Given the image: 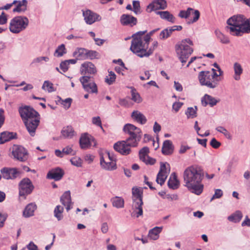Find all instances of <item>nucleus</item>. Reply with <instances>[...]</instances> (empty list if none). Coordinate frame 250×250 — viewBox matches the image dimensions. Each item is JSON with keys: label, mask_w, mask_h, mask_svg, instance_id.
<instances>
[{"label": "nucleus", "mask_w": 250, "mask_h": 250, "mask_svg": "<svg viewBox=\"0 0 250 250\" xmlns=\"http://www.w3.org/2000/svg\"><path fill=\"white\" fill-rule=\"evenodd\" d=\"M82 11L84 20L87 24H92L95 22L100 21L101 20V17L99 15L90 10L87 9L82 10Z\"/></svg>", "instance_id": "nucleus-14"}, {"label": "nucleus", "mask_w": 250, "mask_h": 250, "mask_svg": "<svg viewBox=\"0 0 250 250\" xmlns=\"http://www.w3.org/2000/svg\"><path fill=\"white\" fill-rule=\"evenodd\" d=\"M210 145L213 148H218L221 146V143L213 138L210 141Z\"/></svg>", "instance_id": "nucleus-58"}, {"label": "nucleus", "mask_w": 250, "mask_h": 250, "mask_svg": "<svg viewBox=\"0 0 250 250\" xmlns=\"http://www.w3.org/2000/svg\"><path fill=\"white\" fill-rule=\"evenodd\" d=\"M244 27L243 28L244 33H250V18L249 19L245 20Z\"/></svg>", "instance_id": "nucleus-50"}, {"label": "nucleus", "mask_w": 250, "mask_h": 250, "mask_svg": "<svg viewBox=\"0 0 250 250\" xmlns=\"http://www.w3.org/2000/svg\"><path fill=\"white\" fill-rule=\"evenodd\" d=\"M8 217L6 213H1L0 212V229L3 227L4 223Z\"/></svg>", "instance_id": "nucleus-55"}, {"label": "nucleus", "mask_w": 250, "mask_h": 250, "mask_svg": "<svg viewBox=\"0 0 250 250\" xmlns=\"http://www.w3.org/2000/svg\"><path fill=\"white\" fill-rule=\"evenodd\" d=\"M100 165L105 170L112 171L117 169L116 162L105 160L103 154L100 155Z\"/></svg>", "instance_id": "nucleus-18"}, {"label": "nucleus", "mask_w": 250, "mask_h": 250, "mask_svg": "<svg viewBox=\"0 0 250 250\" xmlns=\"http://www.w3.org/2000/svg\"><path fill=\"white\" fill-rule=\"evenodd\" d=\"M142 161L145 163L146 165H154L156 162V160L154 158H151L149 156H147L145 158V160H141Z\"/></svg>", "instance_id": "nucleus-60"}, {"label": "nucleus", "mask_w": 250, "mask_h": 250, "mask_svg": "<svg viewBox=\"0 0 250 250\" xmlns=\"http://www.w3.org/2000/svg\"><path fill=\"white\" fill-rule=\"evenodd\" d=\"M193 45V42L189 38L183 39L175 45L176 53L183 65L192 53L193 49L191 46Z\"/></svg>", "instance_id": "nucleus-5"}, {"label": "nucleus", "mask_w": 250, "mask_h": 250, "mask_svg": "<svg viewBox=\"0 0 250 250\" xmlns=\"http://www.w3.org/2000/svg\"><path fill=\"white\" fill-rule=\"evenodd\" d=\"M132 208L133 213L136 217L142 216L143 213L142 206L143 202V190L141 188L134 187L132 189Z\"/></svg>", "instance_id": "nucleus-8"}, {"label": "nucleus", "mask_w": 250, "mask_h": 250, "mask_svg": "<svg viewBox=\"0 0 250 250\" xmlns=\"http://www.w3.org/2000/svg\"><path fill=\"white\" fill-rule=\"evenodd\" d=\"M233 68L234 70V79L236 81H239L241 79V75L243 72V69L240 63L235 62L233 64Z\"/></svg>", "instance_id": "nucleus-29"}, {"label": "nucleus", "mask_w": 250, "mask_h": 250, "mask_svg": "<svg viewBox=\"0 0 250 250\" xmlns=\"http://www.w3.org/2000/svg\"><path fill=\"white\" fill-rule=\"evenodd\" d=\"M73 56L78 60H85L86 49L84 48H76L73 53Z\"/></svg>", "instance_id": "nucleus-31"}, {"label": "nucleus", "mask_w": 250, "mask_h": 250, "mask_svg": "<svg viewBox=\"0 0 250 250\" xmlns=\"http://www.w3.org/2000/svg\"><path fill=\"white\" fill-rule=\"evenodd\" d=\"M12 153L14 158L20 161L24 162L28 159L27 151L21 146H14Z\"/></svg>", "instance_id": "nucleus-12"}, {"label": "nucleus", "mask_w": 250, "mask_h": 250, "mask_svg": "<svg viewBox=\"0 0 250 250\" xmlns=\"http://www.w3.org/2000/svg\"><path fill=\"white\" fill-rule=\"evenodd\" d=\"M146 30L139 31L132 36L130 50L140 58L148 57L153 52V49H148L149 36L145 35Z\"/></svg>", "instance_id": "nucleus-3"}, {"label": "nucleus", "mask_w": 250, "mask_h": 250, "mask_svg": "<svg viewBox=\"0 0 250 250\" xmlns=\"http://www.w3.org/2000/svg\"><path fill=\"white\" fill-rule=\"evenodd\" d=\"M167 7V3L166 0H155L150 3L147 7L149 12L159 9L164 10Z\"/></svg>", "instance_id": "nucleus-19"}, {"label": "nucleus", "mask_w": 250, "mask_h": 250, "mask_svg": "<svg viewBox=\"0 0 250 250\" xmlns=\"http://www.w3.org/2000/svg\"><path fill=\"white\" fill-rule=\"evenodd\" d=\"M64 174V171L62 169L57 167L52 169L48 172L47 174V178L50 179H54L55 181H59L62 178Z\"/></svg>", "instance_id": "nucleus-21"}, {"label": "nucleus", "mask_w": 250, "mask_h": 250, "mask_svg": "<svg viewBox=\"0 0 250 250\" xmlns=\"http://www.w3.org/2000/svg\"><path fill=\"white\" fill-rule=\"evenodd\" d=\"M161 125L157 122H155L154 123L153 127V131L155 133H157L161 131Z\"/></svg>", "instance_id": "nucleus-64"}, {"label": "nucleus", "mask_w": 250, "mask_h": 250, "mask_svg": "<svg viewBox=\"0 0 250 250\" xmlns=\"http://www.w3.org/2000/svg\"><path fill=\"white\" fill-rule=\"evenodd\" d=\"M62 152L64 155H74L72 148L69 146H67L62 149Z\"/></svg>", "instance_id": "nucleus-59"}, {"label": "nucleus", "mask_w": 250, "mask_h": 250, "mask_svg": "<svg viewBox=\"0 0 250 250\" xmlns=\"http://www.w3.org/2000/svg\"><path fill=\"white\" fill-rule=\"evenodd\" d=\"M215 33L217 38L222 43L228 44L229 42V38L222 34L220 31L215 30Z\"/></svg>", "instance_id": "nucleus-40"}, {"label": "nucleus", "mask_w": 250, "mask_h": 250, "mask_svg": "<svg viewBox=\"0 0 250 250\" xmlns=\"http://www.w3.org/2000/svg\"><path fill=\"white\" fill-rule=\"evenodd\" d=\"M193 11V9L188 8L187 10H181L180 11L178 16L181 18L187 19L191 13V11Z\"/></svg>", "instance_id": "nucleus-43"}, {"label": "nucleus", "mask_w": 250, "mask_h": 250, "mask_svg": "<svg viewBox=\"0 0 250 250\" xmlns=\"http://www.w3.org/2000/svg\"><path fill=\"white\" fill-rule=\"evenodd\" d=\"M216 130L217 131H218V132L223 134L226 137H229V132L224 127L221 126H218V127H217L216 128Z\"/></svg>", "instance_id": "nucleus-54"}, {"label": "nucleus", "mask_w": 250, "mask_h": 250, "mask_svg": "<svg viewBox=\"0 0 250 250\" xmlns=\"http://www.w3.org/2000/svg\"><path fill=\"white\" fill-rule=\"evenodd\" d=\"M92 122L94 125L99 126L103 129L102 122L99 116L93 117L92 119Z\"/></svg>", "instance_id": "nucleus-53"}, {"label": "nucleus", "mask_w": 250, "mask_h": 250, "mask_svg": "<svg viewBox=\"0 0 250 250\" xmlns=\"http://www.w3.org/2000/svg\"><path fill=\"white\" fill-rule=\"evenodd\" d=\"M113 206L117 208H122L124 206V200L119 197H116L112 199Z\"/></svg>", "instance_id": "nucleus-38"}, {"label": "nucleus", "mask_w": 250, "mask_h": 250, "mask_svg": "<svg viewBox=\"0 0 250 250\" xmlns=\"http://www.w3.org/2000/svg\"><path fill=\"white\" fill-rule=\"evenodd\" d=\"M71 102L72 99L71 98H67L62 101V104L63 105L64 108L67 109L70 107Z\"/></svg>", "instance_id": "nucleus-56"}, {"label": "nucleus", "mask_w": 250, "mask_h": 250, "mask_svg": "<svg viewBox=\"0 0 250 250\" xmlns=\"http://www.w3.org/2000/svg\"><path fill=\"white\" fill-rule=\"evenodd\" d=\"M162 227H155L149 231L148 236L152 240H156L159 238V233L162 231Z\"/></svg>", "instance_id": "nucleus-33"}, {"label": "nucleus", "mask_w": 250, "mask_h": 250, "mask_svg": "<svg viewBox=\"0 0 250 250\" xmlns=\"http://www.w3.org/2000/svg\"><path fill=\"white\" fill-rule=\"evenodd\" d=\"M195 108L192 107H188L185 114L188 118H194L197 116V106H195Z\"/></svg>", "instance_id": "nucleus-41"}, {"label": "nucleus", "mask_w": 250, "mask_h": 250, "mask_svg": "<svg viewBox=\"0 0 250 250\" xmlns=\"http://www.w3.org/2000/svg\"><path fill=\"white\" fill-rule=\"evenodd\" d=\"M223 191L220 189H216L215 190V193L213 195L212 197L210 199V201H212L213 199H218L221 198L223 196Z\"/></svg>", "instance_id": "nucleus-52"}, {"label": "nucleus", "mask_w": 250, "mask_h": 250, "mask_svg": "<svg viewBox=\"0 0 250 250\" xmlns=\"http://www.w3.org/2000/svg\"><path fill=\"white\" fill-rule=\"evenodd\" d=\"M131 99L136 103H139L142 101L141 98L139 94L136 92V90L133 89L131 91Z\"/></svg>", "instance_id": "nucleus-48"}, {"label": "nucleus", "mask_w": 250, "mask_h": 250, "mask_svg": "<svg viewBox=\"0 0 250 250\" xmlns=\"http://www.w3.org/2000/svg\"><path fill=\"white\" fill-rule=\"evenodd\" d=\"M120 22L123 25L133 27L137 24V20L132 15L123 14L121 17Z\"/></svg>", "instance_id": "nucleus-20"}, {"label": "nucleus", "mask_w": 250, "mask_h": 250, "mask_svg": "<svg viewBox=\"0 0 250 250\" xmlns=\"http://www.w3.org/2000/svg\"><path fill=\"white\" fill-rule=\"evenodd\" d=\"M80 72L83 76L87 74L90 76L95 74L97 73V69L94 64L91 62H86L82 64Z\"/></svg>", "instance_id": "nucleus-17"}, {"label": "nucleus", "mask_w": 250, "mask_h": 250, "mask_svg": "<svg viewBox=\"0 0 250 250\" xmlns=\"http://www.w3.org/2000/svg\"><path fill=\"white\" fill-rule=\"evenodd\" d=\"M244 21L245 19L243 16H234L228 20L227 23L229 26L226 28L232 35L241 36L244 34Z\"/></svg>", "instance_id": "nucleus-6"}, {"label": "nucleus", "mask_w": 250, "mask_h": 250, "mask_svg": "<svg viewBox=\"0 0 250 250\" xmlns=\"http://www.w3.org/2000/svg\"><path fill=\"white\" fill-rule=\"evenodd\" d=\"M49 60L48 57H39L33 60L32 64H42L43 62H47Z\"/></svg>", "instance_id": "nucleus-47"}, {"label": "nucleus", "mask_w": 250, "mask_h": 250, "mask_svg": "<svg viewBox=\"0 0 250 250\" xmlns=\"http://www.w3.org/2000/svg\"><path fill=\"white\" fill-rule=\"evenodd\" d=\"M116 75L112 71H108V75L105 78V82L108 85L112 84L115 81Z\"/></svg>", "instance_id": "nucleus-37"}, {"label": "nucleus", "mask_w": 250, "mask_h": 250, "mask_svg": "<svg viewBox=\"0 0 250 250\" xmlns=\"http://www.w3.org/2000/svg\"><path fill=\"white\" fill-rule=\"evenodd\" d=\"M72 165L77 167H81L82 164V160L80 158L74 157L70 160Z\"/></svg>", "instance_id": "nucleus-49"}, {"label": "nucleus", "mask_w": 250, "mask_h": 250, "mask_svg": "<svg viewBox=\"0 0 250 250\" xmlns=\"http://www.w3.org/2000/svg\"><path fill=\"white\" fill-rule=\"evenodd\" d=\"M192 12V14L194 15L192 21V22H195L199 20L200 15V13L198 10H194L193 9V11Z\"/></svg>", "instance_id": "nucleus-62"}, {"label": "nucleus", "mask_w": 250, "mask_h": 250, "mask_svg": "<svg viewBox=\"0 0 250 250\" xmlns=\"http://www.w3.org/2000/svg\"><path fill=\"white\" fill-rule=\"evenodd\" d=\"M66 53V50L65 45L63 44H62L56 49L54 53V56L57 57H61Z\"/></svg>", "instance_id": "nucleus-39"}, {"label": "nucleus", "mask_w": 250, "mask_h": 250, "mask_svg": "<svg viewBox=\"0 0 250 250\" xmlns=\"http://www.w3.org/2000/svg\"><path fill=\"white\" fill-rule=\"evenodd\" d=\"M219 102V100L216 99L208 94H205L201 99V103L203 106H206L208 104L212 107L215 105Z\"/></svg>", "instance_id": "nucleus-23"}, {"label": "nucleus", "mask_w": 250, "mask_h": 250, "mask_svg": "<svg viewBox=\"0 0 250 250\" xmlns=\"http://www.w3.org/2000/svg\"><path fill=\"white\" fill-rule=\"evenodd\" d=\"M29 20L26 17L17 16L12 19L10 22L9 30L13 33H19L28 26Z\"/></svg>", "instance_id": "nucleus-9"}, {"label": "nucleus", "mask_w": 250, "mask_h": 250, "mask_svg": "<svg viewBox=\"0 0 250 250\" xmlns=\"http://www.w3.org/2000/svg\"><path fill=\"white\" fill-rule=\"evenodd\" d=\"M243 214L241 211L237 210L235 211L233 214L229 216L228 217V219L233 223H238L242 218Z\"/></svg>", "instance_id": "nucleus-34"}, {"label": "nucleus", "mask_w": 250, "mask_h": 250, "mask_svg": "<svg viewBox=\"0 0 250 250\" xmlns=\"http://www.w3.org/2000/svg\"><path fill=\"white\" fill-rule=\"evenodd\" d=\"M69 64L66 60L62 62L60 65V68L63 72H65L68 69Z\"/></svg>", "instance_id": "nucleus-57"}, {"label": "nucleus", "mask_w": 250, "mask_h": 250, "mask_svg": "<svg viewBox=\"0 0 250 250\" xmlns=\"http://www.w3.org/2000/svg\"><path fill=\"white\" fill-rule=\"evenodd\" d=\"M174 150V146L171 141L169 140H166L164 142L162 148V152L164 155L171 154Z\"/></svg>", "instance_id": "nucleus-24"}, {"label": "nucleus", "mask_w": 250, "mask_h": 250, "mask_svg": "<svg viewBox=\"0 0 250 250\" xmlns=\"http://www.w3.org/2000/svg\"><path fill=\"white\" fill-rule=\"evenodd\" d=\"M19 112L29 135L34 137L40 122V115L33 107L25 105L20 107Z\"/></svg>", "instance_id": "nucleus-4"}, {"label": "nucleus", "mask_w": 250, "mask_h": 250, "mask_svg": "<svg viewBox=\"0 0 250 250\" xmlns=\"http://www.w3.org/2000/svg\"><path fill=\"white\" fill-rule=\"evenodd\" d=\"M61 133L65 138H71L75 135V131L71 126L64 127L62 130Z\"/></svg>", "instance_id": "nucleus-32"}, {"label": "nucleus", "mask_w": 250, "mask_h": 250, "mask_svg": "<svg viewBox=\"0 0 250 250\" xmlns=\"http://www.w3.org/2000/svg\"><path fill=\"white\" fill-rule=\"evenodd\" d=\"M125 134L129 137L125 141H119L114 145V148L117 152L124 155L129 154L131 151L130 147L138 146L142 137L141 129L130 124H125L123 127Z\"/></svg>", "instance_id": "nucleus-2"}, {"label": "nucleus", "mask_w": 250, "mask_h": 250, "mask_svg": "<svg viewBox=\"0 0 250 250\" xmlns=\"http://www.w3.org/2000/svg\"><path fill=\"white\" fill-rule=\"evenodd\" d=\"M171 34L167 28L163 30L160 33L159 38L161 40H166L171 36Z\"/></svg>", "instance_id": "nucleus-46"}, {"label": "nucleus", "mask_w": 250, "mask_h": 250, "mask_svg": "<svg viewBox=\"0 0 250 250\" xmlns=\"http://www.w3.org/2000/svg\"><path fill=\"white\" fill-rule=\"evenodd\" d=\"M7 21L6 15L3 12L0 15V24L3 25L5 24Z\"/></svg>", "instance_id": "nucleus-63"}, {"label": "nucleus", "mask_w": 250, "mask_h": 250, "mask_svg": "<svg viewBox=\"0 0 250 250\" xmlns=\"http://www.w3.org/2000/svg\"><path fill=\"white\" fill-rule=\"evenodd\" d=\"M16 133L13 132L4 131L0 134V144L9 141L11 140L16 138Z\"/></svg>", "instance_id": "nucleus-26"}, {"label": "nucleus", "mask_w": 250, "mask_h": 250, "mask_svg": "<svg viewBox=\"0 0 250 250\" xmlns=\"http://www.w3.org/2000/svg\"><path fill=\"white\" fill-rule=\"evenodd\" d=\"M34 188V186L29 178L23 179L19 183L20 196H23L25 199L26 195L32 192Z\"/></svg>", "instance_id": "nucleus-11"}, {"label": "nucleus", "mask_w": 250, "mask_h": 250, "mask_svg": "<svg viewBox=\"0 0 250 250\" xmlns=\"http://www.w3.org/2000/svg\"><path fill=\"white\" fill-rule=\"evenodd\" d=\"M84 90L90 93H98V87L94 81L93 77L90 76H83L80 78Z\"/></svg>", "instance_id": "nucleus-10"}, {"label": "nucleus", "mask_w": 250, "mask_h": 250, "mask_svg": "<svg viewBox=\"0 0 250 250\" xmlns=\"http://www.w3.org/2000/svg\"><path fill=\"white\" fill-rule=\"evenodd\" d=\"M80 145L83 149H87L91 146H96L97 145L95 139L87 133L82 134L80 139Z\"/></svg>", "instance_id": "nucleus-13"}, {"label": "nucleus", "mask_w": 250, "mask_h": 250, "mask_svg": "<svg viewBox=\"0 0 250 250\" xmlns=\"http://www.w3.org/2000/svg\"><path fill=\"white\" fill-rule=\"evenodd\" d=\"M149 152L148 147L145 146L143 147L139 151V157L141 160H145V158L148 156V153Z\"/></svg>", "instance_id": "nucleus-45"}, {"label": "nucleus", "mask_w": 250, "mask_h": 250, "mask_svg": "<svg viewBox=\"0 0 250 250\" xmlns=\"http://www.w3.org/2000/svg\"><path fill=\"white\" fill-rule=\"evenodd\" d=\"M131 117L134 120L142 125L145 124L147 121V119L145 115L137 110L132 112Z\"/></svg>", "instance_id": "nucleus-28"}, {"label": "nucleus", "mask_w": 250, "mask_h": 250, "mask_svg": "<svg viewBox=\"0 0 250 250\" xmlns=\"http://www.w3.org/2000/svg\"><path fill=\"white\" fill-rule=\"evenodd\" d=\"M167 185L169 188L176 189L179 188V182L177 180L175 173H172L168 181Z\"/></svg>", "instance_id": "nucleus-30"}, {"label": "nucleus", "mask_w": 250, "mask_h": 250, "mask_svg": "<svg viewBox=\"0 0 250 250\" xmlns=\"http://www.w3.org/2000/svg\"><path fill=\"white\" fill-rule=\"evenodd\" d=\"M203 170L199 167L192 166L187 167L183 173L184 186L191 193L199 195L203 191L204 186Z\"/></svg>", "instance_id": "nucleus-1"}, {"label": "nucleus", "mask_w": 250, "mask_h": 250, "mask_svg": "<svg viewBox=\"0 0 250 250\" xmlns=\"http://www.w3.org/2000/svg\"><path fill=\"white\" fill-rule=\"evenodd\" d=\"M167 165L169 167V165L167 163H161L160 168L157 175L156 182L161 186H162L165 182L170 170L169 168V170L167 171Z\"/></svg>", "instance_id": "nucleus-15"}, {"label": "nucleus", "mask_w": 250, "mask_h": 250, "mask_svg": "<svg viewBox=\"0 0 250 250\" xmlns=\"http://www.w3.org/2000/svg\"><path fill=\"white\" fill-rule=\"evenodd\" d=\"M156 14L160 16V18L172 23L175 22L176 18L168 11H157Z\"/></svg>", "instance_id": "nucleus-27"}, {"label": "nucleus", "mask_w": 250, "mask_h": 250, "mask_svg": "<svg viewBox=\"0 0 250 250\" xmlns=\"http://www.w3.org/2000/svg\"><path fill=\"white\" fill-rule=\"evenodd\" d=\"M99 53L94 50H89L86 49V57L85 60H93L98 58Z\"/></svg>", "instance_id": "nucleus-42"}, {"label": "nucleus", "mask_w": 250, "mask_h": 250, "mask_svg": "<svg viewBox=\"0 0 250 250\" xmlns=\"http://www.w3.org/2000/svg\"><path fill=\"white\" fill-rule=\"evenodd\" d=\"M219 76L218 73H214L212 75L209 71H202L199 73L198 79L202 85L213 89L218 85Z\"/></svg>", "instance_id": "nucleus-7"}, {"label": "nucleus", "mask_w": 250, "mask_h": 250, "mask_svg": "<svg viewBox=\"0 0 250 250\" xmlns=\"http://www.w3.org/2000/svg\"><path fill=\"white\" fill-rule=\"evenodd\" d=\"M37 209V205L34 203L28 204L25 208L23 211V216L25 218H28L34 215V211Z\"/></svg>", "instance_id": "nucleus-25"}, {"label": "nucleus", "mask_w": 250, "mask_h": 250, "mask_svg": "<svg viewBox=\"0 0 250 250\" xmlns=\"http://www.w3.org/2000/svg\"><path fill=\"white\" fill-rule=\"evenodd\" d=\"M27 1L26 0L19 1L16 7L13 9L14 12H24L26 10Z\"/></svg>", "instance_id": "nucleus-35"}, {"label": "nucleus", "mask_w": 250, "mask_h": 250, "mask_svg": "<svg viewBox=\"0 0 250 250\" xmlns=\"http://www.w3.org/2000/svg\"><path fill=\"white\" fill-rule=\"evenodd\" d=\"M0 172L2 177L7 180L15 179L21 174V172L16 168L4 167L0 170Z\"/></svg>", "instance_id": "nucleus-16"}, {"label": "nucleus", "mask_w": 250, "mask_h": 250, "mask_svg": "<svg viewBox=\"0 0 250 250\" xmlns=\"http://www.w3.org/2000/svg\"><path fill=\"white\" fill-rule=\"evenodd\" d=\"M183 103L181 102H175L173 104L172 109L175 111V112H177L179 109L181 108Z\"/></svg>", "instance_id": "nucleus-61"}, {"label": "nucleus", "mask_w": 250, "mask_h": 250, "mask_svg": "<svg viewBox=\"0 0 250 250\" xmlns=\"http://www.w3.org/2000/svg\"><path fill=\"white\" fill-rule=\"evenodd\" d=\"M63 210V207L60 205H58L55 207L54 210V215L55 217L57 218L58 221H61L63 217L62 214Z\"/></svg>", "instance_id": "nucleus-36"}, {"label": "nucleus", "mask_w": 250, "mask_h": 250, "mask_svg": "<svg viewBox=\"0 0 250 250\" xmlns=\"http://www.w3.org/2000/svg\"><path fill=\"white\" fill-rule=\"evenodd\" d=\"M42 89L44 90H47L48 92H51L54 91L52 83L48 81H44L42 86Z\"/></svg>", "instance_id": "nucleus-44"}, {"label": "nucleus", "mask_w": 250, "mask_h": 250, "mask_svg": "<svg viewBox=\"0 0 250 250\" xmlns=\"http://www.w3.org/2000/svg\"><path fill=\"white\" fill-rule=\"evenodd\" d=\"M60 201L62 204L66 207L67 211L72 208V203L71 202L70 191H65L61 196Z\"/></svg>", "instance_id": "nucleus-22"}, {"label": "nucleus", "mask_w": 250, "mask_h": 250, "mask_svg": "<svg viewBox=\"0 0 250 250\" xmlns=\"http://www.w3.org/2000/svg\"><path fill=\"white\" fill-rule=\"evenodd\" d=\"M133 11L136 14H138L140 13V2L139 1H133Z\"/></svg>", "instance_id": "nucleus-51"}]
</instances>
